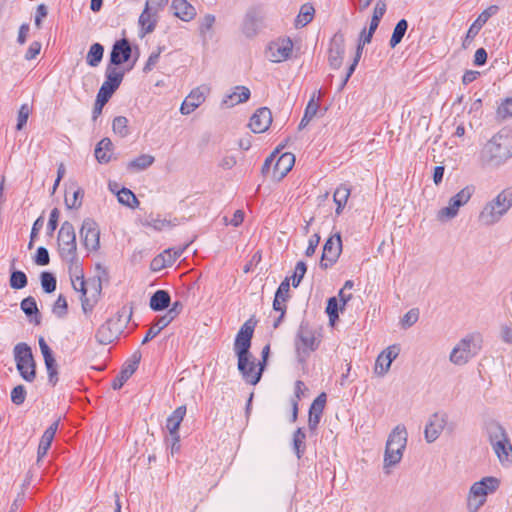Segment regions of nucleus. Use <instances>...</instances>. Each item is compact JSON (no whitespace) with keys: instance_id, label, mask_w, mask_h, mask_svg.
Wrapping results in <instances>:
<instances>
[{"instance_id":"obj_2","label":"nucleus","mask_w":512,"mask_h":512,"mask_svg":"<svg viewBox=\"0 0 512 512\" xmlns=\"http://www.w3.org/2000/svg\"><path fill=\"white\" fill-rule=\"evenodd\" d=\"M407 443V431L404 425H397L389 434L384 454V470L388 474V468L398 464Z\"/></svg>"},{"instance_id":"obj_24","label":"nucleus","mask_w":512,"mask_h":512,"mask_svg":"<svg viewBox=\"0 0 512 512\" xmlns=\"http://www.w3.org/2000/svg\"><path fill=\"white\" fill-rule=\"evenodd\" d=\"M272 123V114L270 109L262 107L256 110L251 116L249 127L254 133L265 132Z\"/></svg>"},{"instance_id":"obj_17","label":"nucleus","mask_w":512,"mask_h":512,"mask_svg":"<svg viewBox=\"0 0 512 512\" xmlns=\"http://www.w3.org/2000/svg\"><path fill=\"white\" fill-rule=\"evenodd\" d=\"M141 361L140 351H135L123 364L121 371L112 382V388L119 390L124 383L135 373Z\"/></svg>"},{"instance_id":"obj_10","label":"nucleus","mask_w":512,"mask_h":512,"mask_svg":"<svg viewBox=\"0 0 512 512\" xmlns=\"http://www.w3.org/2000/svg\"><path fill=\"white\" fill-rule=\"evenodd\" d=\"M59 253L62 259H73L77 254L76 234L74 226L65 221L58 232Z\"/></svg>"},{"instance_id":"obj_22","label":"nucleus","mask_w":512,"mask_h":512,"mask_svg":"<svg viewBox=\"0 0 512 512\" xmlns=\"http://www.w3.org/2000/svg\"><path fill=\"white\" fill-rule=\"evenodd\" d=\"M251 356H246V361L244 363V367H240V359H238V370L243 378V380L250 385H256L263 374L264 368L262 366H258L254 359H251Z\"/></svg>"},{"instance_id":"obj_7","label":"nucleus","mask_w":512,"mask_h":512,"mask_svg":"<svg viewBox=\"0 0 512 512\" xmlns=\"http://www.w3.org/2000/svg\"><path fill=\"white\" fill-rule=\"evenodd\" d=\"M16 368L21 377L32 382L36 377V364L31 348L24 342L18 343L13 349Z\"/></svg>"},{"instance_id":"obj_29","label":"nucleus","mask_w":512,"mask_h":512,"mask_svg":"<svg viewBox=\"0 0 512 512\" xmlns=\"http://www.w3.org/2000/svg\"><path fill=\"white\" fill-rule=\"evenodd\" d=\"M171 8L174 15L182 21L188 22L196 16L195 8L187 0H173Z\"/></svg>"},{"instance_id":"obj_47","label":"nucleus","mask_w":512,"mask_h":512,"mask_svg":"<svg viewBox=\"0 0 512 512\" xmlns=\"http://www.w3.org/2000/svg\"><path fill=\"white\" fill-rule=\"evenodd\" d=\"M498 120L504 121L512 118V97L504 99L498 106L496 111Z\"/></svg>"},{"instance_id":"obj_30","label":"nucleus","mask_w":512,"mask_h":512,"mask_svg":"<svg viewBox=\"0 0 512 512\" xmlns=\"http://www.w3.org/2000/svg\"><path fill=\"white\" fill-rule=\"evenodd\" d=\"M485 432L490 445L496 444L497 441H503L509 438L506 429L497 421L491 420L485 424Z\"/></svg>"},{"instance_id":"obj_21","label":"nucleus","mask_w":512,"mask_h":512,"mask_svg":"<svg viewBox=\"0 0 512 512\" xmlns=\"http://www.w3.org/2000/svg\"><path fill=\"white\" fill-rule=\"evenodd\" d=\"M295 162H264L261 173L274 181L282 180L290 172Z\"/></svg>"},{"instance_id":"obj_8","label":"nucleus","mask_w":512,"mask_h":512,"mask_svg":"<svg viewBox=\"0 0 512 512\" xmlns=\"http://www.w3.org/2000/svg\"><path fill=\"white\" fill-rule=\"evenodd\" d=\"M479 349L480 346L475 342V337L468 335L452 349L449 360L455 365H464L478 353Z\"/></svg>"},{"instance_id":"obj_14","label":"nucleus","mask_w":512,"mask_h":512,"mask_svg":"<svg viewBox=\"0 0 512 512\" xmlns=\"http://www.w3.org/2000/svg\"><path fill=\"white\" fill-rule=\"evenodd\" d=\"M292 49L293 42L290 38H279L269 44L266 55L270 61L279 63L289 58Z\"/></svg>"},{"instance_id":"obj_43","label":"nucleus","mask_w":512,"mask_h":512,"mask_svg":"<svg viewBox=\"0 0 512 512\" xmlns=\"http://www.w3.org/2000/svg\"><path fill=\"white\" fill-rule=\"evenodd\" d=\"M104 48L99 43H94L87 54L86 61L92 67L98 66L103 58Z\"/></svg>"},{"instance_id":"obj_61","label":"nucleus","mask_w":512,"mask_h":512,"mask_svg":"<svg viewBox=\"0 0 512 512\" xmlns=\"http://www.w3.org/2000/svg\"><path fill=\"white\" fill-rule=\"evenodd\" d=\"M390 367L391 364L389 361H387L384 355L380 353L376 359L375 373L380 376H384L389 371Z\"/></svg>"},{"instance_id":"obj_38","label":"nucleus","mask_w":512,"mask_h":512,"mask_svg":"<svg viewBox=\"0 0 512 512\" xmlns=\"http://www.w3.org/2000/svg\"><path fill=\"white\" fill-rule=\"evenodd\" d=\"M350 188L347 185H340L334 192L333 200L336 204L335 213L340 215L350 196Z\"/></svg>"},{"instance_id":"obj_9","label":"nucleus","mask_w":512,"mask_h":512,"mask_svg":"<svg viewBox=\"0 0 512 512\" xmlns=\"http://www.w3.org/2000/svg\"><path fill=\"white\" fill-rule=\"evenodd\" d=\"M255 324L251 320L246 321L239 329L235 342L234 352L238 359H240V367H244L246 356H251L250 347L251 339L253 337Z\"/></svg>"},{"instance_id":"obj_36","label":"nucleus","mask_w":512,"mask_h":512,"mask_svg":"<svg viewBox=\"0 0 512 512\" xmlns=\"http://www.w3.org/2000/svg\"><path fill=\"white\" fill-rule=\"evenodd\" d=\"M170 295L166 290H157L150 298V308L153 311H162L170 306Z\"/></svg>"},{"instance_id":"obj_50","label":"nucleus","mask_w":512,"mask_h":512,"mask_svg":"<svg viewBox=\"0 0 512 512\" xmlns=\"http://www.w3.org/2000/svg\"><path fill=\"white\" fill-rule=\"evenodd\" d=\"M9 283L11 288L18 290L24 288L27 285L28 279L23 271L12 270Z\"/></svg>"},{"instance_id":"obj_26","label":"nucleus","mask_w":512,"mask_h":512,"mask_svg":"<svg viewBox=\"0 0 512 512\" xmlns=\"http://www.w3.org/2000/svg\"><path fill=\"white\" fill-rule=\"evenodd\" d=\"M67 262L69 267V274L71 277V283L74 290H82L86 286L84 280V273L81 266V263L77 257V254H74L73 259H62Z\"/></svg>"},{"instance_id":"obj_13","label":"nucleus","mask_w":512,"mask_h":512,"mask_svg":"<svg viewBox=\"0 0 512 512\" xmlns=\"http://www.w3.org/2000/svg\"><path fill=\"white\" fill-rule=\"evenodd\" d=\"M80 236L86 249L90 251H96L99 249L100 231L97 223L93 219H84L80 229Z\"/></svg>"},{"instance_id":"obj_34","label":"nucleus","mask_w":512,"mask_h":512,"mask_svg":"<svg viewBox=\"0 0 512 512\" xmlns=\"http://www.w3.org/2000/svg\"><path fill=\"white\" fill-rule=\"evenodd\" d=\"M289 290H290L289 278H285V280L282 281L281 284L279 285V287L275 293V296H274L273 309L275 311L285 313V311H286L285 302L287 301Z\"/></svg>"},{"instance_id":"obj_54","label":"nucleus","mask_w":512,"mask_h":512,"mask_svg":"<svg viewBox=\"0 0 512 512\" xmlns=\"http://www.w3.org/2000/svg\"><path fill=\"white\" fill-rule=\"evenodd\" d=\"M48 374V383L53 387L58 382V365L56 359L44 362Z\"/></svg>"},{"instance_id":"obj_46","label":"nucleus","mask_w":512,"mask_h":512,"mask_svg":"<svg viewBox=\"0 0 512 512\" xmlns=\"http://www.w3.org/2000/svg\"><path fill=\"white\" fill-rule=\"evenodd\" d=\"M117 198L121 204L130 208H135L139 204L135 194L127 188H122L117 191Z\"/></svg>"},{"instance_id":"obj_31","label":"nucleus","mask_w":512,"mask_h":512,"mask_svg":"<svg viewBox=\"0 0 512 512\" xmlns=\"http://www.w3.org/2000/svg\"><path fill=\"white\" fill-rule=\"evenodd\" d=\"M158 16L150 11V5H145L143 12L139 17V25L141 26V37L152 33L156 27Z\"/></svg>"},{"instance_id":"obj_15","label":"nucleus","mask_w":512,"mask_h":512,"mask_svg":"<svg viewBox=\"0 0 512 512\" xmlns=\"http://www.w3.org/2000/svg\"><path fill=\"white\" fill-rule=\"evenodd\" d=\"M345 54V38L340 32L334 34L328 49V62L332 69H339L342 66Z\"/></svg>"},{"instance_id":"obj_6","label":"nucleus","mask_w":512,"mask_h":512,"mask_svg":"<svg viewBox=\"0 0 512 512\" xmlns=\"http://www.w3.org/2000/svg\"><path fill=\"white\" fill-rule=\"evenodd\" d=\"M500 486V480L496 477L488 476L475 482L469 492L468 510L469 512H477L485 503L486 496L495 492Z\"/></svg>"},{"instance_id":"obj_49","label":"nucleus","mask_w":512,"mask_h":512,"mask_svg":"<svg viewBox=\"0 0 512 512\" xmlns=\"http://www.w3.org/2000/svg\"><path fill=\"white\" fill-rule=\"evenodd\" d=\"M40 281L45 293L50 294L56 290L57 280L52 273L47 271L42 272L40 275Z\"/></svg>"},{"instance_id":"obj_18","label":"nucleus","mask_w":512,"mask_h":512,"mask_svg":"<svg viewBox=\"0 0 512 512\" xmlns=\"http://www.w3.org/2000/svg\"><path fill=\"white\" fill-rule=\"evenodd\" d=\"M448 416L444 412H436L430 416L425 426L424 436L428 443L434 442L447 424Z\"/></svg>"},{"instance_id":"obj_5","label":"nucleus","mask_w":512,"mask_h":512,"mask_svg":"<svg viewBox=\"0 0 512 512\" xmlns=\"http://www.w3.org/2000/svg\"><path fill=\"white\" fill-rule=\"evenodd\" d=\"M484 153L492 159L507 160L512 157V128L504 127L484 146Z\"/></svg>"},{"instance_id":"obj_41","label":"nucleus","mask_w":512,"mask_h":512,"mask_svg":"<svg viewBox=\"0 0 512 512\" xmlns=\"http://www.w3.org/2000/svg\"><path fill=\"white\" fill-rule=\"evenodd\" d=\"M314 12V7L311 4L306 3L302 5L300 12L295 20L296 27H304L310 23L313 19Z\"/></svg>"},{"instance_id":"obj_63","label":"nucleus","mask_w":512,"mask_h":512,"mask_svg":"<svg viewBox=\"0 0 512 512\" xmlns=\"http://www.w3.org/2000/svg\"><path fill=\"white\" fill-rule=\"evenodd\" d=\"M30 114V108L27 104H23L18 112V118H17V130H21L24 125L27 123L28 117Z\"/></svg>"},{"instance_id":"obj_39","label":"nucleus","mask_w":512,"mask_h":512,"mask_svg":"<svg viewBox=\"0 0 512 512\" xmlns=\"http://www.w3.org/2000/svg\"><path fill=\"white\" fill-rule=\"evenodd\" d=\"M21 310L28 316H35L34 322L36 325L40 324V315L37 307L36 300L32 296L24 298L20 303Z\"/></svg>"},{"instance_id":"obj_16","label":"nucleus","mask_w":512,"mask_h":512,"mask_svg":"<svg viewBox=\"0 0 512 512\" xmlns=\"http://www.w3.org/2000/svg\"><path fill=\"white\" fill-rule=\"evenodd\" d=\"M342 251L340 234L331 236L324 244L320 265L324 268L334 264Z\"/></svg>"},{"instance_id":"obj_55","label":"nucleus","mask_w":512,"mask_h":512,"mask_svg":"<svg viewBox=\"0 0 512 512\" xmlns=\"http://www.w3.org/2000/svg\"><path fill=\"white\" fill-rule=\"evenodd\" d=\"M419 319V310L416 308L410 309L402 318H401V326L404 329H407L413 326Z\"/></svg>"},{"instance_id":"obj_45","label":"nucleus","mask_w":512,"mask_h":512,"mask_svg":"<svg viewBox=\"0 0 512 512\" xmlns=\"http://www.w3.org/2000/svg\"><path fill=\"white\" fill-rule=\"evenodd\" d=\"M112 146V141L109 138H103L95 148L96 160H110L111 155L109 152L111 151Z\"/></svg>"},{"instance_id":"obj_37","label":"nucleus","mask_w":512,"mask_h":512,"mask_svg":"<svg viewBox=\"0 0 512 512\" xmlns=\"http://www.w3.org/2000/svg\"><path fill=\"white\" fill-rule=\"evenodd\" d=\"M180 221L175 218L173 221L166 218H161L159 215L150 214L146 219V226H149L157 231H162L166 228L177 226Z\"/></svg>"},{"instance_id":"obj_3","label":"nucleus","mask_w":512,"mask_h":512,"mask_svg":"<svg viewBox=\"0 0 512 512\" xmlns=\"http://www.w3.org/2000/svg\"><path fill=\"white\" fill-rule=\"evenodd\" d=\"M123 72L108 65L106 69V80L100 87L92 112V119L95 121L102 113L104 105L109 101L113 93L120 86L123 79Z\"/></svg>"},{"instance_id":"obj_27","label":"nucleus","mask_w":512,"mask_h":512,"mask_svg":"<svg viewBox=\"0 0 512 512\" xmlns=\"http://www.w3.org/2000/svg\"><path fill=\"white\" fill-rule=\"evenodd\" d=\"M186 415V406L182 405L176 408L172 414L166 420V428L170 433V437L176 442L180 441V436L178 433V429L180 427L181 422Z\"/></svg>"},{"instance_id":"obj_62","label":"nucleus","mask_w":512,"mask_h":512,"mask_svg":"<svg viewBox=\"0 0 512 512\" xmlns=\"http://www.w3.org/2000/svg\"><path fill=\"white\" fill-rule=\"evenodd\" d=\"M153 162H128L126 172L136 174L147 170Z\"/></svg>"},{"instance_id":"obj_44","label":"nucleus","mask_w":512,"mask_h":512,"mask_svg":"<svg viewBox=\"0 0 512 512\" xmlns=\"http://www.w3.org/2000/svg\"><path fill=\"white\" fill-rule=\"evenodd\" d=\"M408 28V23L405 19H401L395 26L393 34L389 41L390 47L395 48L403 39Z\"/></svg>"},{"instance_id":"obj_35","label":"nucleus","mask_w":512,"mask_h":512,"mask_svg":"<svg viewBox=\"0 0 512 512\" xmlns=\"http://www.w3.org/2000/svg\"><path fill=\"white\" fill-rule=\"evenodd\" d=\"M171 251H173V249L169 248L155 256L150 263V269L153 272H159L172 266L174 264V258L171 257Z\"/></svg>"},{"instance_id":"obj_28","label":"nucleus","mask_w":512,"mask_h":512,"mask_svg":"<svg viewBox=\"0 0 512 512\" xmlns=\"http://www.w3.org/2000/svg\"><path fill=\"white\" fill-rule=\"evenodd\" d=\"M59 420L54 421L43 433L37 451V461L39 462L50 449L51 443L54 439L58 429Z\"/></svg>"},{"instance_id":"obj_58","label":"nucleus","mask_w":512,"mask_h":512,"mask_svg":"<svg viewBox=\"0 0 512 512\" xmlns=\"http://www.w3.org/2000/svg\"><path fill=\"white\" fill-rule=\"evenodd\" d=\"M326 404V394L321 393L317 396V398L313 401L310 406L309 412L310 414L322 415L324 407Z\"/></svg>"},{"instance_id":"obj_51","label":"nucleus","mask_w":512,"mask_h":512,"mask_svg":"<svg viewBox=\"0 0 512 512\" xmlns=\"http://www.w3.org/2000/svg\"><path fill=\"white\" fill-rule=\"evenodd\" d=\"M162 321V316L160 317H157L155 322L152 324V326L148 329L145 337L143 338L142 340V344H146L148 343L150 340H152L153 338H155L160 332L162 329H164L165 327H167L169 324H163L161 325Z\"/></svg>"},{"instance_id":"obj_57","label":"nucleus","mask_w":512,"mask_h":512,"mask_svg":"<svg viewBox=\"0 0 512 512\" xmlns=\"http://www.w3.org/2000/svg\"><path fill=\"white\" fill-rule=\"evenodd\" d=\"M306 271H307V266H306L305 262L299 261L296 264L294 273L291 277L293 287H298V285L300 284L301 280L303 279Z\"/></svg>"},{"instance_id":"obj_40","label":"nucleus","mask_w":512,"mask_h":512,"mask_svg":"<svg viewBox=\"0 0 512 512\" xmlns=\"http://www.w3.org/2000/svg\"><path fill=\"white\" fill-rule=\"evenodd\" d=\"M318 109H319V103L315 100V93H314L306 106L304 115L299 124V129H303L309 124V122L316 115Z\"/></svg>"},{"instance_id":"obj_33","label":"nucleus","mask_w":512,"mask_h":512,"mask_svg":"<svg viewBox=\"0 0 512 512\" xmlns=\"http://www.w3.org/2000/svg\"><path fill=\"white\" fill-rule=\"evenodd\" d=\"M492 448L502 465H510L512 463V444L510 438L501 442L497 441L496 444L492 445Z\"/></svg>"},{"instance_id":"obj_23","label":"nucleus","mask_w":512,"mask_h":512,"mask_svg":"<svg viewBox=\"0 0 512 512\" xmlns=\"http://www.w3.org/2000/svg\"><path fill=\"white\" fill-rule=\"evenodd\" d=\"M263 15L260 10L252 8L247 11L242 23V32L246 37H254L262 27Z\"/></svg>"},{"instance_id":"obj_1","label":"nucleus","mask_w":512,"mask_h":512,"mask_svg":"<svg viewBox=\"0 0 512 512\" xmlns=\"http://www.w3.org/2000/svg\"><path fill=\"white\" fill-rule=\"evenodd\" d=\"M512 207V187L503 189L488 201L479 213V221L484 226L498 223Z\"/></svg>"},{"instance_id":"obj_20","label":"nucleus","mask_w":512,"mask_h":512,"mask_svg":"<svg viewBox=\"0 0 512 512\" xmlns=\"http://www.w3.org/2000/svg\"><path fill=\"white\" fill-rule=\"evenodd\" d=\"M209 92L210 88L205 85L193 89L183 101L180 107V112L183 115H189L192 113L205 101Z\"/></svg>"},{"instance_id":"obj_12","label":"nucleus","mask_w":512,"mask_h":512,"mask_svg":"<svg viewBox=\"0 0 512 512\" xmlns=\"http://www.w3.org/2000/svg\"><path fill=\"white\" fill-rule=\"evenodd\" d=\"M122 329L121 315L118 314L117 317L110 318L100 325L95 333V339L101 345H108L118 338Z\"/></svg>"},{"instance_id":"obj_11","label":"nucleus","mask_w":512,"mask_h":512,"mask_svg":"<svg viewBox=\"0 0 512 512\" xmlns=\"http://www.w3.org/2000/svg\"><path fill=\"white\" fill-rule=\"evenodd\" d=\"M474 192L473 187L466 186L460 190L456 195L450 198L449 205L439 210V220H449L457 216L460 207L465 205L471 198Z\"/></svg>"},{"instance_id":"obj_60","label":"nucleus","mask_w":512,"mask_h":512,"mask_svg":"<svg viewBox=\"0 0 512 512\" xmlns=\"http://www.w3.org/2000/svg\"><path fill=\"white\" fill-rule=\"evenodd\" d=\"M26 399V390L23 385H17L11 391V401L15 405H21Z\"/></svg>"},{"instance_id":"obj_53","label":"nucleus","mask_w":512,"mask_h":512,"mask_svg":"<svg viewBox=\"0 0 512 512\" xmlns=\"http://www.w3.org/2000/svg\"><path fill=\"white\" fill-rule=\"evenodd\" d=\"M67 311H68L67 300H66L65 296L60 294L53 305L52 312L57 317L63 318L67 315Z\"/></svg>"},{"instance_id":"obj_25","label":"nucleus","mask_w":512,"mask_h":512,"mask_svg":"<svg viewBox=\"0 0 512 512\" xmlns=\"http://www.w3.org/2000/svg\"><path fill=\"white\" fill-rule=\"evenodd\" d=\"M131 57V46L125 38L118 40L113 45L110 53V66L120 65L128 61Z\"/></svg>"},{"instance_id":"obj_42","label":"nucleus","mask_w":512,"mask_h":512,"mask_svg":"<svg viewBox=\"0 0 512 512\" xmlns=\"http://www.w3.org/2000/svg\"><path fill=\"white\" fill-rule=\"evenodd\" d=\"M306 434L302 428H298L293 434V450L298 459H300L306 449Z\"/></svg>"},{"instance_id":"obj_52","label":"nucleus","mask_w":512,"mask_h":512,"mask_svg":"<svg viewBox=\"0 0 512 512\" xmlns=\"http://www.w3.org/2000/svg\"><path fill=\"white\" fill-rule=\"evenodd\" d=\"M84 196V191L77 187L72 194V197H65V204L68 209H78L82 205V199Z\"/></svg>"},{"instance_id":"obj_4","label":"nucleus","mask_w":512,"mask_h":512,"mask_svg":"<svg viewBox=\"0 0 512 512\" xmlns=\"http://www.w3.org/2000/svg\"><path fill=\"white\" fill-rule=\"evenodd\" d=\"M320 344L316 330L305 321H302L295 336L294 346L297 359L304 363L311 352L315 351Z\"/></svg>"},{"instance_id":"obj_48","label":"nucleus","mask_w":512,"mask_h":512,"mask_svg":"<svg viewBox=\"0 0 512 512\" xmlns=\"http://www.w3.org/2000/svg\"><path fill=\"white\" fill-rule=\"evenodd\" d=\"M112 129L121 138L126 137L129 134L128 119L124 116L115 117L112 122Z\"/></svg>"},{"instance_id":"obj_56","label":"nucleus","mask_w":512,"mask_h":512,"mask_svg":"<svg viewBox=\"0 0 512 512\" xmlns=\"http://www.w3.org/2000/svg\"><path fill=\"white\" fill-rule=\"evenodd\" d=\"M182 304L179 301H176L172 304L170 309L167 311L165 315L162 316L161 325L163 324H170L174 318L180 313L182 310Z\"/></svg>"},{"instance_id":"obj_59","label":"nucleus","mask_w":512,"mask_h":512,"mask_svg":"<svg viewBox=\"0 0 512 512\" xmlns=\"http://www.w3.org/2000/svg\"><path fill=\"white\" fill-rule=\"evenodd\" d=\"M338 301L335 297H331L328 299L326 312L329 316L330 323L333 324L336 319H338Z\"/></svg>"},{"instance_id":"obj_32","label":"nucleus","mask_w":512,"mask_h":512,"mask_svg":"<svg viewBox=\"0 0 512 512\" xmlns=\"http://www.w3.org/2000/svg\"><path fill=\"white\" fill-rule=\"evenodd\" d=\"M250 97V90L245 86H236L234 90L227 94L223 100L222 105L226 107H233L237 104L246 102Z\"/></svg>"},{"instance_id":"obj_64","label":"nucleus","mask_w":512,"mask_h":512,"mask_svg":"<svg viewBox=\"0 0 512 512\" xmlns=\"http://www.w3.org/2000/svg\"><path fill=\"white\" fill-rule=\"evenodd\" d=\"M50 261L48 250L45 247H39L35 255V263L40 266L48 265Z\"/></svg>"},{"instance_id":"obj_19","label":"nucleus","mask_w":512,"mask_h":512,"mask_svg":"<svg viewBox=\"0 0 512 512\" xmlns=\"http://www.w3.org/2000/svg\"><path fill=\"white\" fill-rule=\"evenodd\" d=\"M498 11L499 7L497 5H491L477 17V19L472 23V25L467 31V34L462 43L463 48L468 47V45L476 37V35L479 33L481 28L486 24L489 18L496 15Z\"/></svg>"}]
</instances>
